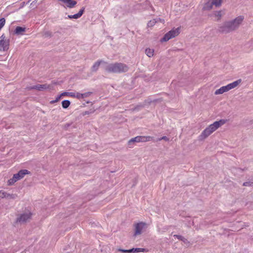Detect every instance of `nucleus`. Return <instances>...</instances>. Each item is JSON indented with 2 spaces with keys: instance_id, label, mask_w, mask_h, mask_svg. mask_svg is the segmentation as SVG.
Segmentation results:
<instances>
[{
  "instance_id": "1",
  "label": "nucleus",
  "mask_w": 253,
  "mask_h": 253,
  "mask_svg": "<svg viewBox=\"0 0 253 253\" xmlns=\"http://www.w3.org/2000/svg\"><path fill=\"white\" fill-rule=\"evenodd\" d=\"M226 122L224 120H220L216 121L213 124L210 125L208 127L205 129L200 135V139H204L211 134L213 131L216 130L220 126L224 125Z\"/></svg>"
},
{
  "instance_id": "34",
  "label": "nucleus",
  "mask_w": 253,
  "mask_h": 253,
  "mask_svg": "<svg viewBox=\"0 0 253 253\" xmlns=\"http://www.w3.org/2000/svg\"><path fill=\"white\" fill-rule=\"evenodd\" d=\"M162 140H166V141H169V138H168L167 136H163V137H162L161 138H159L158 139L159 141H161Z\"/></svg>"
},
{
  "instance_id": "6",
  "label": "nucleus",
  "mask_w": 253,
  "mask_h": 253,
  "mask_svg": "<svg viewBox=\"0 0 253 253\" xmlns=\"http://www.w3.org/2000/svg\"><path fill=\"white\" fill-rule=\"evenodd\" d=\"M235 30L231 21L225 22L219 27V31L222 33H228Z\"/></svg>"
},
{
  "instance_id": "10",
  "label": "nucleus",
  "mask_w": 253,
  "mask_h": 253,
  "mask_svg": "<svg viewBox=\"0 0 253 253\" xmlns=\"http://www.w3.org/2000/svg\"><path fill=\"white\" fill-rule=\"evenodd\" d=\"M146 224L143 222L137 223L135 226L134 235H139L142 233L143 229L145 228Z\"/></svg>"
},
{
  "instance_id": "26",
  "label": "nucleus",
  "mask_w": 253,
  "mask_h": 253,
  "mask_svg": "<svg viewBox=\"0 0 253 253\" xmlns=\"http://www.w3.org/2000/svg\"><path fill=\"white\" fill-rule=\"evenodd\" d=\"M17 197L16 194H10L7 193L6 199H15Z\"/></svg>"
},
{
  "instance_id": "8",
  "label": "nucleus",
  "mask_w": 253,
  "mask_h": 253,
  "mask_svg": "<svg viewBox=\"0 0 253 253\" xmlns=\"http://www.w3.org/2000/svg\"><path fill=\"white\" fill-rule=\"evenodd\" d=\"M153 137L150 136H137L135 137L131 138L128 141V145H130L132 142H147L150 141L153 139Z\"/></svg>"
},
{
  "instance_id": "17",
  "label": "nucleus",
  "mask_w": 253,
  "mask_h": 253,
  "mask_svg": "<svg viewBox=\"0 0 253 253\" xmlns=\"http://www.w3.org/2000/svg\"><path fill=\"white\" fill-rule=\"evenodd\" d=\"M213 4H212V2L211 0H209L208 1H207L204 5L203 8L205 10H210L212 8V6Z\"/></svg>"
},
{
  "instance_id": "4",
  "label": "nucleus",
  "mask_w": 253,
  "mask_h": 253,
  "mask_svg": "<svg viewBox=\"0 0 253 253\" xmlns=\"http://www.w3.org/2000/svg\"><path fill=\"white\" fill-rule=\"evenodd\" d=\"M32 216V213L30 211H27L20 214L17 217L16 220V223L20 224H24L29 221Z\"/></svg>"
},
{
  "instance_id": "15",
  "label": "nucleus",
  "mask_w": 253,
  "mask_h": 253,
  "mask_svg": "<svg viewBox=\"0 0 253 253\" xmlns=\"http://www.w3.org/2000/svg\"><path fill=\"white\" fill-rule=\"evenodd\" d=\"M224 14V12L223 11L220 10L214 11L212 15L214 20L218 21L221 19L222 15H223Z\"/></svg>"
},
{
  "instance_id": "11",
  "label": "nucleus",
  "mask_w": 253,
  "mask_h": 253,
  "mask_svg": "<svg viewBox=\"0 0 253 253\" xmlns=\"http://www.w3.org/2000/svg\"><path fill=\"white\" fill-rule=\"evenodd\" d=\"M243 19H244V17L242 16H240L236 17L233 20L231 21L235 30H236L239 27L240 25L243 22Z\"/></svg>"
},
{
  "instance_id": "27",
  "label": "nucleus",
  "mask_w": 253,
  "mask_h": 253,
  "mask_svg": "<svg viewBox=\"0 0 253 253\" xmlns=\"http://www.w3.org/2000/svg\"><path fill=\"white\" fill-rule=\"evenodd\" d=\"M5 23V20L4 18L0 19V30L4 26Z\"/></svg>"
},
{
  "instance_id": "24",
  "label": "nucleus",
  "mask_w": 253,
  "mask_h": 253,
  "mask_svg": "<svg viewBox=\"0 0 253 253\" xmlns=\"http://www.w3.org/2000/svg\"><path fill=\"white\" fill-rule=\"evenodd\" d=\"M211 0L212 2V4H213V5H215L216 7L219 6L221 4L222 0Z\"/></svg>"
},
{
  "instance_id": "28",
  "label": "nucleus",
  "mask_w": 253,
  "mask_h": 253,
  "mask_svg": "<svg viewBox=\"0 0 253 253\" xmlns=\"http://www.w3.org/2000/svg\"><path fill=\"white\" fill-rule=\"evenodd\" d=\"M7 193L3 190H0V198H6Z\"/></svg>"
},
{
  "instance_id": "30",
  "label": "nucleus",
  "mask_w": 253,
  "mask_h": 253,
  "mask_svg": "<svg viewBox=\"0 0 253 253\" xmlns=\"http://www.w3.org/2000/svg\"><path fill=\"white\" fill-rule=\"evenodd\" d=\"M73 97H75L79 99H83L82 93L79 92H75V96H73Z\"/></svg>"
},
{
  "instance_id": "14",
  "label": "nucleus",
  "mask_w": 253,
  "mask_h": 253,
  "mask_svg": "<svg viewBox=\"0 0 253 253\" xmlns=\"http://www.w3.org/2000/svg\"><path fill=\"white\" fill-rule=\"evenodd\" d=\"M84 9H85L84 7H82L80 10V11H79V12L78 13L75 14L74 15H68V18L69 19H76L80 18L83 14L84 11Z\"/></svg>"
},
{
  "instance_id": "9",
  "label": "nucleus",
  "mask_w": 253,
  "mask_h": 253,
  "mask_svg": "<svg viewBox=\"0 0 253 253\" xmlns=\"http://www.w3.org/2000/svg\"><path fill=\"white\" fill-rule=\"evenodd\" d=\"M241 79H239L236 81L232 82V83L228 84L225 86H223L225 92H227L228 91L236 87L241 83Z\"/></svg>"
},
{
  "instance_id": "37",
  "label": "nucleus",
  "mask_w": 253,
  "mask_h": 253,
  "mask_svg": "<svg viewBox=\"0 0 253 253\" xmlns=\"http://www.w3.org/2000/svg\"><path fill=\"white\" fill-rule=\"evenodd\" d=\"M63 6H65L64 5L61 4Z\"/></svg>"
},
{
  "instance_id": "29",
  "label": "nucleus",
  "mask_w": 253,
  "mask_h": 253,
  "mask_svg": "<svg viewBox=\"0 0 253 253\" xmlns=\"http://www.w3.org/2000/svg\"><path fill=\"white\" fill-rule=\"evenodd\" d=\"M174 237L177 238L179 240H180L181 241H183L184 242H186V241H187V240L186 239H185L183 237H182V236L181 235H174Z\"/></svg>"
},
{
  "instance_id": "32",
  "label": "nucleus",
  "mask_w": 253,
  "mask_h": 253,
  "mask_svg": "<svg viewBox=\"0 0 253 253\" xmlns=\"http://www.w3.org/2000/svg\"><path fill=\"white\" fill-rule=\"evenodd\" d=\"M62 96V95H61V94H60L59 95L57 96L56 97V98L55 100L51 101V103H55V102H56L60 100V98H61V97Z\"/></svg>"
},
{
  "instance_id": "33",
  "label": "nucleus",
  "mask_w": 253,
  "mask_h": 253,
  "mask_svg": "<svg viewBox=\"0 0 253 253\" xmlns=\"http://www.w3.org/2000/svg\"><path fill=\"white\" fill-rule=\"evenodd\" d=\"M253 185V182H246L243 183V185L245 186H251Z\"/></svg>"
},
{
  "instance_id": "18",
  "label": "nucleus",
  "mask_w": 253,
  "mask_h": 253,
  "mask_svg": "<svg viewBox=\"0 0 253 253\" xmlns=\"http://www.w3.org/2000/svg\"><path fill=\"white\" fill-rule=\"evenodd\" d=\"M102 62H103L102 60H98V61H96L93 65V66L92 67V70L93 71H96L98 70L101 63H102Z\"/></svg>"
},
{
  "instance_id": "25",
  "label": "nucleus",
  "mask_w": 253,
  "mask_h": 253,
  "mask_svg": "<svg viewBox=\"0 0 253 253\" xmlns=\"http://www.w3.org/2000/svg\"><path fill=\"white\" fill-rule=\"evenodd\" d=\"M63 96H69L71 97L75 96V92H64L61 94Z\"/></svg>"
},
{
  "instance_id": "35",
  "label": "nucleus",
  "mask_w": 253,
  "mask_h": 253,
  "mask_svg": "<svg viewBox=\"0 0 253 253\" xmlns=\"http://www.w3.org/2000/svg\"><path fill=\"white\" fill-rule=\"evenodd\" d=\"M119 251L125 253H130V250L119 249Z\"/></svg>"
},
{
  "instance_id": "12",
  "label": "nucleus",
  "mask_w": 253,
  "mask_h": 253,
  "mask_svg": "<svg viewBox=\"0 0 253 253\" xmlns=\"http://www.w3.org/2000/svg\"><path fill=\"white\" fill-rule=\"evenodd\" d=\"M52 87L51 85L43 84H37L31 87V89H37L39 90H43L46 89H51Z\"/></svg>"
},
{
  "instance_id": "3",
  "label": "nucleus",
  "mask_w": 253,
  "mask_h": 253,
  "mask_svg": "<svg viewBox=\"0 0 253 253\" xmlns=\"http://www.w3.org/2000/svg\"><path fill=\"white\" fill-rule=\"evenodd\" d=\"M29 173L27 169L20 170L17 173L14 174L13 177L8 180V185H12L18 180L22 179L24 176Z\"/></svg>"
},
{
  "instance_id": "5",
  "label": "nucleus",
  "mask_w": 253,
  "mask_h": 253,
  "mask_svg": "<svg viewBox=\"0 0 253 253\" xmlns=\"http://www.w3.org/2000/svg\"><path fill=\"white\" fill-rule=\"evenodd\" d=\"M179 34V28L173 29L169 32L167 33L164 37L161 40L162 42H167L170 39L175 37Z\"/></svg>"
},
{
  "instance_id": "13",
  "label": "nucleus",
  "mask_w": 253,
  "mask_h": 253,
  "mask_svg": "<svg viewBox=\"0 0 253 253\" xmlns=\"http://www.w3.org/2000/svg\"><path fill=\"white\" fill-rule=\"evenodd\" d=\"M66 5L69 8H73L77 4V1L74 0H57Z\"/></svg>"
},
{
  "instance_id": "2",
  "label": "nucleus",
  "mask_w": 253,
  "mask_h": 253,
  "mask_svg": "<svg viewBox=\"0 0 253 253\" xmlns=\"http://www.w3.org/2000/svg\"><path fill=\"white\" fill-rule=\"evenodd\" d=\"M127 66L122 63L109 64L105 67L106 71L110 73H121L128 71Z\"/></svg>"
},
{
  "instance_id": "19",
  "label": "nucleus",
  "mask_w": 253,
  "mask_h": 253,
  "mask_svg": "<svg viewBox=\"0 0 253 253\" xmlns=\"http://www.w3.org/2000/svg\"><path fill=\"white\" fill-rule=\"evenodd\" d=\"M130 253H139V252H146V250L143 248H132L131 249H130Z\"/></svg>"
},
{
  "instance_id": "36",
  "label": "nucleus",
  "mask_w": 253,
  "mask_h": 253,
  "mask_svg": "<svg viewBox=\"0 0 253 253\" xmlns=\"http://www.w3.org/2000/svg\"><path fill=\"white\" fill-rule=\"evenodd\" d=\"M155 19L158 20V22H161L162 23H164L165 22L164 19H161L160 18H156Z\"/></svg>"
},
{
  "instance_id": "21",
  "label": "nucleus",
  "mask_w": 253,
  "mask_h": 253,
  "mask_svg": "<svg viewBox=\"0 0 253 253\" xmlns=\"http://www.w3.org/2000/svg\"><path fill=\"white\" fill-rule=\"evenodd\" d=\"M70 105V101L68 100H64L62 102V106L63 108H67Z\"/></svg>"
},
{
  "instance_id": "31",
  "label": "nucleus",
  "mask_w": 253,
  "mask_h": 253,
  "mask_svg": "<svg viewBox=\"0 0 253 253\" xmlns=\"http://www.w3.org/2000/svg\"><path fill=\"white\" fill-rule=\"evenodd\" d=\"M91 94V92H85V93H82L83 99H84V98H86V97H89L90 95Z\"/></svg>"
},
{
  "instance_id": "22",
  "label": "nucleus",
  "mask_w": 253,
  "mask_h": 253,
  "mask_svg": "<svg viewBox=\"0 0 253 253\" xmlns=\"http://www.w3.org/2000/svg\"><path fill=\"white\" fill-rule=\"evenodd\" d=\"M158 22V20L155 19H152L149 21L147 23V26L148 27H152L156 23Z\"/></svg>"
},
{
  "instance_id": "23",
  "label": "nucleus",
  "mask_w": 253,
  "mask_h": 253,
  "mask_svg": "<svg viewBox=\"0 0 253 253\" xmlns=\"http://www.w3.org/2000/svg\"><path fill=\"white\" fill-rule=\"evenodd\" d=\"M224 92H225L224 91V88L223 86H222L220 88H219V89L216 90L214 92V94L215 95L221 94Z\"/></svg>"
},
{
  "instance_id": "7",
  "label": "nucleus",
  "mask_w": 253,
  "mask_h": 253,
  "mask_svg": "<svg viewBox=\"0 0 253 253\" xmlns=\"http://www.w3.org/2000/svg\"><path fill=\"white\" fill-rule=\"evenodd\" d=\"M9 39H6L3 34L0 37V50L6 51L9 48Z\"/></svg>"
},
{
  "instance_id": "20",
  "label": "nucleus",
  "mask_w": 253,
  "mask_h": 253,
  "mask_svg": "<svg viewBox=\"0 0 253 253\" xmlns=\"http://www.w3.org/2000/svg\"><path fill=\"white\" fill-rule=\"evenodd\" d=\"M154 52V50L153 49L146 48L145 49V53L149 57H152L153 56Z\"/></svg>"
},
{
  "instance_id": "16",
  "label": "nucleus",
  "mask_w": 253,
  "mask_h": 253,
  "mask_svg": "<svg viewBox=\"0 0 253 253\" xmlns=\"http://www.w3.org/2000/svg\"><path fill=\"white\" fill-rule=\"evenodd\" d=\"M25 28L18 26L15 28L14 32L16 35H23V33L25 32Z\"/></svg>"
}]
</instances>
